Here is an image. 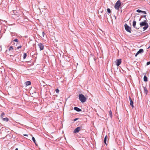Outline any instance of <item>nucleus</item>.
<instances>
[{"label":"nucleus","mask_w":150,"mask_h":150,"mask_svg":"<svg viewBox=\"0 0 150 150\" xmlns=\"http://www.w3.org/2000/svg\"><path fill=\"white\" fill-rule=\"evenodd\" d=\"M144 93L146 95L148 93V91L147 90V88L146 87H144Z\"/></svg>","instance_id":"12"},{"label":"nucleus","mask_w":150,"mask_h":150,"mask_svg":"<svg viewBox=\"0 0 150 150\" xmlns=\"http://www.w3.org/2000/svg\"><path fill=\"white\" fill-rule=\"evenodd\" d=\"M55 91L57 93H58L59 92V90L57 88L56 89Z\"/></svg>","instance_id":"23"},{"label":"nucleus","mask_w":150,"mask_h":150,"mask_svg":"<svg viewBox=\"0 0 150 150\" xmlns=\"http://www.w3.org/2000/svg\"><path fill=\"white\" fill-rule=\"evenodd\" d=\"M139 54L138 53V52H137V53L135 54V57H137V55H138V54Z\"/></svg>","instance_id":"32"},{"label":"nucleus","mask_w":150,"mask_h":150,"mask_svg":"<svg viewBox=\"0 0 150 150\" xmlns=\"http://www.w3.org/2000/svg\"><path fill=\"white\" fill-rule=\"evenodd\" d=\"M38 46L40 48V50H42L44 49V46L42 44L40 43L38 44Z\"/></svg>","instance_id":"7"},{"label":"nucleus","mask_w":150,"mask_h":150,"mask_svg":"<svg viewBox=\"0 0 150 150\" xmlns=\"http://www.w3.org/2000/svg\"><path fill=\"white\" fill-rule=\"evenodd\" d=\"M79 98L80 100L82 103L85 102L86 101V97L82 94H79Z\"/></svg>","instance_id":"2"},{"label":"nucleus","mask_w":150,"mask_h":150,"mask_svg":"<svg viewBox=\"0 0 150 150\" xmlns=\"http://www.w3.org/2000/svg\"><path fill=\"white\" fill-rule=\"evenodd\" d=\"M32 139L33 141V142H34V143L36 144V143L35 142V138L33 137H32Z\"/></svg>","instance_id":"19"},{"label":"nucleus","mask_w":150,"mask_h":150,"mask_svg":"<svg viewBox=\"0 0 150 150\" xmlns=\"http://www.w3.org/2000/svg\"><path fill=\"white\" fill-rule=\"evenodd\" d=\"M144 50L142 49H140L137 52L138 53H141L143 52Z\"/></svg>","instance_id":"13"},{"label":"nucleus","mask_w":150,"mask_h":150,"mask_svg":"<svg viewBox=\"0 0 150 150\" xmlns=\"http://www.w3.org/2000/svg\"><path fill=\"white\" fill-rule=\"evenodd\" d=\"M125 30L127 31L129 33H131V28L128 26L126 23L125 24Z\"/></svg>","instance_id":"4"},{"label":"nucleus","mask_w":150,"mask_h":150,"mask_svg":"<svg viewBox=\"0 0 150 150\" xmlns=\"http://www.w3.org/2000/svg\"><path fill=\"white\" fill-rule=\"evenodd\" d=\"M25 84L26 85V86H29L31 85V82L30 81H28L25 82Z\"/></svg>","instance_id":"11"},{"label":"nucleus","mask_w":150,"mask_h":150,"mask_svg":"<svg viewBox=\"0 0 150 150\" xmlns=\"http://www.w3.org/2000/svg\"><path fill=\"white\" fill-rule=\"evenodd\" d=\"M141 13H143L144 14H146V13L145 11H142V12H141Z\"/></svg>","instance_id":"29"},{"label":"nucleus","mask_w":150,"mask_h":150,"mask_svg":"<svg viewBox=\"0 0 150 150\" xmlns=\"http://www.w3.org/2000/svg\"><path fill=\"white\" fill-rule=\"evenodd\" d=\"M136 22L134 20L133 22L132 25L134 28L137 29H138L139 28H138L137 27H136Z\"/></svg>","instance_id":"8"},{"label":"nucleus","mask_w":150,"mask_h":150,"mask_svg":"<svg viewBox=\"0 0 150 150\" xmlns=\"http://www.w3.org/2000/svg\"><path fill=\"white\" fill-rule=\"evenodd\" d=\"M115 19H116V17L115 16Z\"/></svg>","instance_id":"36"},{"label":"nucleus","mask_w":150,"mask_h":150,"mask_svg":"<svg viewBox=\"0 0 150 150\" xmlns=\"http://www.w3.org/2000/svg\"><path fill=\"white\" fill-rule=\"evenodd\" d=\"M78 119H79V118H76L75 119H74V121H76L77 120H78Z\"/></svg>","instance_id":"31"},{"label":"nucleus","mask_w":150,"mask_h":150,"mask_svg":"<svg viewBox=\"0 0 150 150\" xmlns=\"http://www.w3.org/2000/svg\"><path fill=\"white\" fill-rule=\"evenodd\" d=\"M129 100L130 101V104L131 106V107H132V108H133V107H134L133 101L131 99V98H130V96L129 97Z\"/></svg>","instance_id":"9"},{"label":"nucleus","mask_w":150,"mask_h":150,"mask_svg":"<svg viewBox=\"0 0 150 150\" xmlns=\"http://www.w3.org/2000/svg\"><path fill=\"white\" fill-rule=\"evenodd\" d=\"M136 11L138 13H141V12H142V11L139 9H138Z\"/></svg>","instance_id":"24"},{"label":"nucleus","mask_w":150,"mask_h":150,"mask_svg":"<svg viewBox=\"0 0 150 150\" xmlns=\"http://www.w3.org/2000/svg\"><path fill=\"white\" fill-rule=\"evenodd\" d=\"M144 81L145 82H147L148 81L147 78L145 75L144 77Z\"/></svg>","instance_id":"15"},{"label":"nucleus","mask_w":150,"mask_h":150,"mask_svg":"<svg viewBox=\"0 0 150 150\" xmlns=\"http://www.w3.org/2000/svg\"><path fill=\"white\" fill-rule=\"evenodd\" d=\"M143 17L145 18L146 20H147V19L146 18V15H144L143 16H142Z\"/></svg>","instance_id":"27"},{"label":"nucleus","mask_w":150,"mask_h":150,"mask_svg":"<svg viewBox=\"0 0 150 150\" xmlns=\"http://www.w3.org/2000/svg\"><path fill=\"white\" fill-rule=\"evenodd\" d=\"M106 141H107V136L106 135L104 138V143L106 144Z\"/></svg>","instance_id":"18"},{"label":"nucleus","mask_w":150,"mask_h":150,"mask_svg":"<svg viewBox=\"0 0 150 150\" xmlns=\"http://www.w3.org/2000/svg\"><path fill=\"white\" fill-rule=\"evenodd\" d=\"M27 54L26 53H24L23 54V58L24 59H25L27 57Z\"/></svg>","instance_id":"20"},{"label":"nucleus","mask_w":150,"mask_h":150,"mask_svg":"<svg viewBox=\"0 0 150 150\" xmlns=\"http://www.w3.org/2000/svg\"><path fill=\"white\" fill-rule=\"evenodd\" d=\"M2 119L4 121L6 122H8L9 120V119L7 117L3 118Z\"/></svg>","instance_id":"14"},{"label":"nucleus","mask_w":150,"mask_h":150,"mask_svg":"<svg viewBox=\"0 0 150 150\" xmlns=\"http://www.w3.org/2000/svg\"><path fill=\"white\" fill-rule=\"evenodd\" d=\"M150 64V61L147 62L146 63V65H149Z\"/></svg>","instance_id":"26"},{"label":"nucleus","mask_w":150,"mask_h":150,"mask_svg":"<svg viewBox=\"0 0 150 150\" xmlns=\"http://www.w3.org/2000/svg\"><path fill=\"white\" fill-rule=\"evenodd\" d=\"M5 115V113L4 112H3L1 113V115L0 117L1 118H3L4 117V116Z\"/></svg>","instance_id":"17"},{"label":"nucleus","mask_w":150,"mask_h":150,"mask_svg":"<svg viewBox=\"0 0 150 150\" xmlns=\"http://www.w3.org/2000/svg\"><path fill=\"white\" fill-rule=\"evenodd\" d=\"M18 150V148H16V149H15V150Z\"/></svg>","instance_id":"34"},{"label":"nucleus","mask_w":150,"mask_h":150,"mask_svg":"<svg viewBox=\"0 0 150 150\" xmlns=\"http://www.w3.org/2000/svg\"><path fill=\"white\" fill-rule=\"evenodd\" d=\"M74 109L77 112H80L81 111V110L78 107H75L74 108Z\"/></svg>","instance_id":"10"},{"label":"nucleus","mask_w":150,"mask_h":150,"mask_svg":"<svg viewBox=\"0 0 150 150\" xmlns=\"http://www.w3.org/2000/svg\"><path fill=\"white\" fill-rule=\"evenodd\" d=\"M141 18L140 17V19H139V21H140V20H141Z\"/></svg>","instance_id":"35"},{"label":"nucleus","mask_w":150,"mask_h":150,"mask_svg":"<svg viewBox=\"0 0 150 150\" xmlns=\"http://www.w3.org/2000/svg\"><path fill=\"white\" fill-rule=\"evenodd\" d=\"M42 35L43 37H44V35H45V33H44V32L43 31L42 32Z\"/></svg>","instance_id":"28"},{"label":"nucleus","mask_w":150,"mask_h":150,"mask_svg":"<svg viewBox=\"0 0 150 150\" xmlns=\"http://www.w3.org/2000/svg\"><path fill=\"white\" fill-rule=\"evenodd\" d=\"M82 126H81L77 127L74 131L73 133H76L79 132V131L82 130Z\"/></svg>","instance_id":"5"},{"label":"nucleus","mask_w":150,"mask_h":150,"mask_svg":"<svg viewBox=\"0 0 150 150\" xmlns=\"http://www.w3.org/2000/svg\"><path fill=\"white\" fill-rule=\"evenodd\" d=\"M21 47H22V46L21 45H20V46H18L17 47V49H19V48H21Z\"/></svg>","instance_id":"30"},{"label":"nucleus","mask_w":150,"mask_h":150,"mask_svg":"<svg viewBox=\"0 0 150 150\" xmlns=\"http://www.w3.org/2000/svg\"><path fill=\"white\" fill-rule=\"evenodd\" d=\"M23 135L24 136H28V135L27 134H24Z\"/></svg>","instance_id":"33"},{"label":"nucleus","mask_w":150,"mask_h":150,"mask_svg":"<svg viewBox=\"0 0 150 150\" xmlns=\"http://www.w3.org/2000/svg\"><path fill=\"white\" fill-rule=\"evenodd\" d=\"M13 47L12 46H11L9 48V50H13Z\"/></svg>","instance_id":"25"},{"label":"nucleus","mask_w":150,"mask_h":150,"mask_svg":"<svg viewBox=\"0 0 150 150\" xmlns=\"http://www.w3.org/2000/svg\"><path fill=\"white\" fill-rule=\"evenodd\" d=\"M107 10V11L108 13H110L111 12V10L110 8H108Z\"/></svg>","instance_id":"21"},{"label":"nucleus","mask_w":150,"mask_h":150,"mask_svg":"<svg viewBox=\"0 0 150 150\" xmlns=\"http://www.w3.org/2000/svg\"><path fill=\"white\" fill-rule=\"evenodd\" d=\"M122 62L121 59H117L116 61V64L117 66H119Z\"/></svg>","instance_id":"6"},{"label":"nucleus","mask_w":150,"mask_h":150,"mask_svg":"<svg viewBox=\"0 0 150 150\" xmlns=\"http://www.w3.org/2000/svg\"><path fill=\"white\" fill-rule=\"evenodd\" d=\"M13 41L17 42H18V40L16 38V39H14V40H13Z\"/></svg>","instance_id":"22"},{"label":"nucleus","mask_w":150,"mask_h":150,"mask_svg":"<svg viewBox=\"0 0 150 150\" xmlns=\"http://www.w3.org/2000/svg\"><path fill=\"white\" fill-rule=\"evenodd\" d=\"M146 21V20H144L143 21L140 22L139 23L141 27L144 26L143 28L144 31L146 30L149 27L148 24Z\"/></svg>","instance_id":"1"},{"label":"nucleus","mask_w":150,"mask_h":150,"mask_svg":"<svg viewBox=\"0 0 150 150\" xmlns=\"http://www.w3.org/2000/svg\"><path fill=\"white\" fill-rule=\"evenodd\" d=\"M121 5V3L120 1V0H118L115 4L114 7L118 11Z\"/></svg>","instance_id":"3"},{"label":"nucleus","mask_w":150,"mask_h":150,"mask_svg":"<svg viewBox=\"0 0 150 150\" xmlns=\"http://www.w3.org/2000/svg\"><path fill=\"white\" fill-rule=\"evenodd\" d=\"M109 113L110 117L112 118V112L111 110L109 112Z\"/></svg>","instance_id":"16"}]
</instances>
